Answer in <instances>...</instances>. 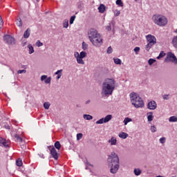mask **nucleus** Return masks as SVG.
<instances>
[{
    "instance_id": "nucleus-42",
    "label": "nucleus",
    "mask_w": 177,
    "mask_h": 177,
    "mask_svg": "<svg viewBox=\"0 0 177 177\" xmlns=\"http://www.w3.org/2000/svg\"><path fill=\"white\" fill-rule=\"evenodd\" d=\"M104 122V118H102L97 120L95 124H103Z\"/></svg>"
},
{
    "instance_id": "nucleus-11",
    "label": "nucleus",
    "mask_w": 177,
    "mask_h": 177,
    "mask_svg": "<svg viewBox=\"0 0 177 177\" xmlns=\"http://www.w3.org/2000/svg\"><path fill=\"white\" fill-rule=\"evenodd\" d=\"M74 57H75L77 63H78V64H85L84 59H82L84 58L80 56V53L78 52L74 53Z\"/></svg>"
},
{
    "instance_id": "nucleus-1",
    "label": "nucleus",
    "mask_w": 177,
    "mask_h": 177,
    "mask_svg": "<svg viewBox=\"0 0 177 177\" xmlns=\"http://www.w3.org/2000/svg\"><path fill=\"white\" fill-rule=\"evenodd\" d=\"M107 162L109 167L111 168V174H117L118 169H120V158H118V155L114 151H112L111 154L108 156Z\"/></svg>"
},
{
    "instance_id": "nucleus-27",
    "label": "nucleus",
    "mask_w": 177,
    "mask_h": 177,
    "mask_svg": "<svg viewBox=\"0 0 177 177\" xmlns=\"http://www.w3.org/2000/svg\"><path fill=\"white\" fill-rule=\"evenodd\" d=\"M17 26H18V27H21L23 26V21H21V19L19 18L17 19Z\"/></svg>"
},
{
    "instance_id": "nucleus-10",
    "label": "nucleus",
    "mask_w": 177,
    "mask_h": 177,
    "mask_svg": "<svg viewBox=\"0 0 177 177\" xmlns=\"http://www.w3.org/2000/svg\"><path fill=\"white\" fill-rule=\"evenodd\" d=\"M129 96H130V101H131V103L132 105L134 103L138 102V99H136V98H139V95H138V93H130Z\"/></svg>"
},
{
    "instance_id": "nucleus-2",
    "label": "nucleus",
    "mask_w": 177,
    "mask_h": 177,
    "mask_svg": "<svg viewBox=\"0 0 177 177\" xmlns=\"http://www.w3.org/2000/svg\"><path fill=\"white\" fill-rule=\"evenodd\" d=\"M114 89H115V81L114 79H106L102 84L101 95L103 97L110 96V95H113Z\"/></svg>"
},
{
    "instance_id": "nucleus-3",
    "label": "nucleus",
    "mask_w": 177,
    "mask_h": 177,
    "mask_svg": "<svg viewBox=\"0 0 177 177\" xmlns=\"http://www.w3.org/2000/svg\"><path fill=\"white\" fill-rule=\"evenodd\" d=\"M152 20L156 26L159 27H164L168 24V19L164 15H154L152 17Z\"/></svg>"
},
{
    "instance_id": "nucleus-61",
    "label": "nucleus",
    "mask_w": 177,
    "mask_h": 177,
    "mask_svg": "<svg viewBox=\"0 0 177 177\" xmlns=\"http://www.w3.org/2000/svg\"><path fill=\"white\" fill-rule=\"evenodd\" d=\"M91 165V167H93V165Z\"/></svg>"
},
{
    "instance_id": "nucleus-23",
    "label": "nucleus",
    "mask_w": 177,
    "mask_h": 177,
    "mask_svg": "<svg viewBox=\"0 0 177 177\" xmlns=\"http://www.w3.org/2000/svg\"><path fill=\"white\" fill-rule=\"evenodd\" d=\"M55 149H57V150H60V149H62V145H60V142L59 141H56L55 142V145H54Z\"/></svg>"
},
{
    "instance_id": "nucleus-45",
    "label": "nucleus",
    "mask_w": 177,
    "mask_h": 177,
    "mask_svg": "<svg viewBox=\"0 0 177 177\" xmlns=\"http://www.w3.org/2000/svg\"><path fill=\"white\" fill-rule=\"evenodd\" d=\"M16 164L17 167H21V165H23V162L21 161V160H18L16 161Z\"/></svg>"
},
{
    "instance_id": "nucleus-37",
    "label": "nucleus",
    "mask_w": 177,
    "mask_h": 177,
    "mask_svg": "<svg viewBox=\"0 0 177 177\" xmlns=\"http://www.w3.org/2000/svg\"><path fill=\"white\" fill-rule=\"evenodd\" d=\"M153 63H156V59L150 58L148 60V64H149V66H151Z\"/></svg>"
},
{
    "instance_id": "nucleus-28",
    "label": "nucleus",
    "mask_w": 177,
    "mask_h": 177,
    "mask_svg": "<svg viewBox=\"0 0 177 177\" xmlns=\"http://www.w3.org/2000/svg\"><path fill=\"white\" fill-rule=\"evenodd\" d=\"M63 27H64V28H68V19H65L63 21Z\"/></svg>"
},
{
    "instance_id": "nucleus-58",
    "label": "nucleus",
    "mask_w": 177,
    "mask_h": 177,
    "mask_svg": "<svg viewBox=\"0 0 177 177\" xmlns=\"http://www.w3.org/2000/svg\"><path fill=\"white\" fill-rule=\"evenodd\" d=\"M6 128H7V129H10V126H8Z\"/></svg>"
},
{
    "instance_id": "nucleus-18",
    "label": "nucleus",
    "mask_w": 177,
    "mask_h": 177,
    "mask_svg": "<svg viewBox=\"0 0 177 177\" xmlns=\"http://www.w3.org/2000/svg\"><path fill=\"white\" fill-rule=\"evenodd\" d=\"M147 120L150 122L153 121V119L154 118V116L153 115V112H149L147 113Z\"/></svg>"
},
{
    "instance_id": "nucleus-53",
    "label": "nucleus",
    "mask_w": 177,
    "mask_h": 177,
    "mask_svg": "<svg viewBox=\"0 0 177 177\" xmlns=\"http://www.w3.org/2000/svg\"><path fill=\"white\" fill-rule=\"evenodd\" d=\"M106 31H111V24H109V25L107 26H106Z\"/></svg>"
},
{
    "instance_id": "nucleus-7",
    "label": "nucleus",
    "mask_w": 177,
    "mask_h": 177,
    "mask_svg": "<svg viewBox=\"0 0 177 177\" xmlns=\"http://www.w3.org/2000/svg\"><path fill=\"white\" fill-rule=\"evenodd\" d=\"M4 42L8 45H15V39L10 35H6L3 37Z\"/></svg>"
},
{
    "instance_id": "nucleus-22",
    "label": "nucleus",
    "mask_w": 177,
    "mask_h": 177,
    "mask_svg": "<svg viewBox=\"0 0 177 177\" xmlns=\"http://www.w3.org/2000/svg\"><path fill=\"white\" fill-rule=\"evenodd\" d=\"M111 118H113V115H108L104 118V123L109 122V121L111 120Z\"/></svg>"
},
{
    "instance_id": "nucleus-55",
    "label": "nucleus",
    "mask_w": 177,
    "mask_h": 177,
    "mask_svg": "<svg viewBox=\"0 0 177 177\" xmlns=\"http://www.w3.org/2000/svg\"><path fill=\"white\" fill-rule=\"evenodd\" d=\"M48 78V76L47 75H41V81H45V80H46Z\"/></svg>"
},
{
    "instance_id": "nucleus-14",
    "label": "nucleus",
    "mask_w": 177,
    "mask_h": 177,
    "mask_svg": "<svg viewBox=\"0 0 177 177\" xmlns=\"http://www.w3.org/2000/svg\"><path fill=\"white\" fill-rule=\"evenodd\" d=\"M108 143H110L111 146H115V145H117V138L111 137V139L108 140Z\"/></svg>"
},
{
    "instance_id": "nucleus-6",
    "label": "nucleus",
    "mask_w": 177,
    "mask_h": 177,
    "mask_svg": "<svg viewBox=\"0 0 177 177\" xmlns=\"http://www.w3.org/2000/svg\"><path fill=\"white\" fill-rule=\"evenodd\" d=\"M137 99V102H135L134 104H133V106H134V107H136V109H142L143 107H145V102L143 101V100L142 99V97H140V96L138 97V98Z\"/></svg>"
},
{
    "instance_id": "nucleus-16",
    "label": "nucleus",
    "mask_w": 177,
    "mask_h": 177,
    "mask_svg": "<svg viewBox=\"0 0 177 177\" xmlns=\"http://www.w3.org/2000/svg\"><path fill=\"white\" fill-rule=\"evenodd\" d=\"M0 145H2L3 147H9L6 140L3 139L2 137H0Z\"/></svg>"
},
{
    "instance_id": "nucleus-24",
    "label": "nucleus",
    "mask_w": 177,
    "mask_h": 177,
    "mask_svg": "<svg viewBox=\"0 0 177 177\" xmlns=\"http://www.w3.org/2000/svg\"><path fill=\"white\" fill-rule=\"evenodd\" d=\"M28 48L29 49V55H32V53H34V47H32V45L28 44Z\"/></svg>"
},
{
    "instance_id": "nucleus-44",
    "label": "nucleus",
    "mask_w": 177,
    "mask_h": 177,
    "mask_svg": "<svg viewBox=\"0 0 177 177\" xmlns=\"http://www.w3.org/2000/svg\"><path fill=\"white\" fill-rule=\"evenodd\" d=\"M50 81H52V77H49L46 79L44 82L45 84H50Z\"/></svg>"
},
{
    "instance_id": "nucleus-25",
    "label": "nucleus",
    "mask_w": 177,
    "mask_h": 177,
    "mask_svg": "<svg viewBox=\"0 0 177 177\" xmlns=\"http://www.w3.org/2000/svg\"><path fill=\"white\" fill-rule=\"evenodd\" d=\"M169 122H177V117L174 115L169 118Z\"/></svg>"
},
{
    "instance_id": "nucleus-13",
    "label": "nucleus",
    "mask_w": 177,
    "mask_h": 177,
    "mask_svg": "<svg viewBox=\"0 0 177 177\" xmlns=\"http://www.w3.org/2000/svg\"><path fill=\"white\" fill-rule=\"evenodd\" d=\"M50 151L53 158H54V160H58L59 153H57V151H56V149L53 147Z\"/></svg>"
},
{
    "instance_id": "nucleus-40",
    "label": "nucleus",
    "mask_w": 177,
    "mask_h": 177,
    "mask_svg": "<svg viewBox=\"0 0 177 177\" xmlns=\"http://www.w3.org/2000/svg\"><path fill=\"white\" fill-rule=\"evenodd\" d=\"M106 53H108V55L113 53V48H111V46L108 47Z\"/></svg>"
},
{
    "instance_id": "nucleus-34",
    "label": "nucleus",
    "mask_w": 177,
    "mask_h": 177,
    "mask_svg": "<svg viewBox=\"0 0 177 177\" xmlns=\"http://www.w3.org/2000/svg\"><path fill=\"white\" fill-rule=\"evenodd\" d=\"M79 56L82 58H84V57H86V52L85 51H82L80 54H79Z\"/></svg>"
},
{
    "instance_id": "nucleus-50",
    "label": "nucleus",
    "mask_w": 177,
    "mask_h": 177,
    "mask_svg": "<svg viewBox=\"0 0 177 177\" xmlns=\"http://www.w3.org/2000/svg\"><path fill=\"white\" fill-rule=\"evenodd\" d=\"M159 142L160 143H162V145H164V143H165V137L160 138L159 140Z\"/></svg>"
},
{
    "instance_id": "nucleus-12",
    "label": "nucleus",
    "mask_w": 177,
    "mask_h": 177,
    "mask_svg": "<svg viewBox=\"0 0 177 177\" xmlns=\"http://www.w3.org/2000/svg\"><path fill=\"white\" fill-rule=\"evenodd\" d=\"M147 109L149 110H156L157 109V103L156 101L152 100L147 104Z\"/></svg>"
},
{
    "instance_id": "nucleus-21",
    "label": "nucleus",
    "mask_w": 177,
    "mask_h": 177,
    "mask_svg": "<svg viewBox=\"0 0 177 177\" xmlns=\"http://www.w3.org/2000/svg\"><path fill=\"white\" fill-rule=\"evenodd\" d=\"M83 118L84 120H93V117L91 115H87V114H84L83 115Z\"/></svg>"
},
{
    "instance_id": "nucleus-31",
    "label": "nucleus",
    "mask_w": 177,
    "mask_h": 177,
    "mask_svg": "<svg viewBox=\"0 0 177 177\" xmlns=\"http://www.w3.org/2000/svg\"><path fill=\"white\" fill-rule=\"evenodd\" d=\"M153 46L152 44H149V43H148L146 46H145V50L149 52L150 50V49H151V47Z\"/></svg>"
},
{
    "instance_id": "nucleus-17",
    "label": "nucleus",
    "mask_w": 177,
    "mask_h": 177,
    "mask_svg": "<svg viewBox=\"0 0 177 177\" xmlns=\"http://www.w3.org/2000/svg\"><path fill=\"white\" fill-rule=\"evenodd\" d=\"M98 10L100 13H104L106 12V6L104 4H100L98 7Z\"/></svg>"
},
{
    "instance_id": "nucleus-57",
    "label": "nucleus",
    "mask_w": 177,
    "mask_h": 177,
    "mask_svg": "<svg viewBox=\"0 0 177 177\" xmlns=\"http://www.w3.org/2000/svg\"><path fill=\"white\" fill-rule=\"evenodd\" d=\"M62 78V75H57V79L60 80Z\"/></svg>"
},
{
    "instance_id": "nucleus-29",
    "label": "nucleus",
    "mask_w": 177,
    "mask_h": 177,
    "mask_svg": "<svg viewBox=\"0 0 177 177\" xmlns=\"http://www.w3.org/2000/svg\"><path fill=\"white\" fill-rule=\"evenodd\" d=\"M113 62L115 64H121L122 63V61H121L119 58H113Z\"/></svg>"
},
{
    "instance_id": "nucleus-32",
    "label": "nucleus",
    "mask_w": 177,
    "mask_h": 177,
    "mask_svg": "<svg viewBox=\"0 0 177 177\" xmlns=\"http://www.w3.org/2000/svg\"><path fill=\"white\" fill-rule=\"evenodd\" d=\"M44 107L46 110H49V107H50V104L49 102H44Z\"/></svg>"
},
{
    "instance_id": "nucleus-26",
    "label": "nucleus",
    "mask_w": 177,
    "mask_h": 177,
    "mask_svg": "<svg viewBox=\"0 0 177 177\" xmlns=\"http://www.w3.org/2000/svg\"><path fill=\"white\" fill-rule=\"evenodd\" d=\"M15 138L16 142H23V138L19 134H15Z\"/></svg>"
},
{
    "instance_id": "nucleus-62",
    "label": "nucleus",
    "mask_w": 177,
    "mask_h": 177,
    "mask_svg": "<svg viewBox=\"0 0 177 177\" xmlns=\"http://www.w3.org/2000/svg\"><path fill=\"white\" fill-rule=\"evenodd\" d=\"M134 1H137L138 0H134Z\"/></svg>"
},
{
    "instance_id": "nucleus-19",
    "label": "nucleus",
    "mask_w": 177,
    "mask_h": 177,
    "mask_svg": "<svg viewBox=\"0 0 177 177\" xmlns=\"http://www.w3.org/2000/svg\"><path fill=\"white\" fill-rule=\"evenodd\" d=\"M171 42H172V45H173L174 48L177 49V36H174L173 37Z\"/></svg>"
},
{
    "instance_id": "nucleus-56",
    "label": "nucleus",
    "mask_w": 177,
    "mask_h": 177,
    "mask_svg": "<svg viewBox=\"0 0 177 177\" xmlns=\"http://www.w3.org/2000/svg\"><path fill=\"white\" fill-rule=\"evenodd\" d=\"M89 103H91V100L86 101L85 104H89Z\"/></svg>"
},
{
    "instance_id": "nucleus-38",
    "label": "nucleus",
    "mask_w": 177,
    "mask_h": 177,
    "mask_svg": "<svg viewBox=\"0 0 177 177\" xmlns=\"http://www.w3.org/2000/svg\"><path fill=\"white\" fill-rule=\"evenodd\" d=\"M82 49L83 50H86V49H88V45L86 43H85V41L82 42Z\"/></svg>"
},
{
    "instance_id": "nucleus-43",
    "label": "nucleus",
    "mask_w": 177,
    "mask_h": 177,
    "mask_svg": "<svg viewBox=\"0 0 177 177\" xmlns=\"http://www.w3.org/2000/svg\"><path fill=\"white\" fill-rule=\"evenodd\" d=\"M82 133H79L77 134V140H81L82 139Z\"/></svg>"
},
{
    "instance_id": "nucleus-60",
    "label": "nucleus",
    "mask_w": 177,
    "mask_h": 177,
    "mask_svg": "<svg viewBox=\"0 0 177 177\" xmlns=\"http://www.w3.org/2000/svg\"><path fill=\"white\" fill-rule=\"evenodd\" d=\"M174 32H177V29L174 31Z\"/></svg>"
},
{
    "instance_id": "nucleus-39",
    "label": "nucleus",
    "mask_w": 177,
    "mask_h": 177,
    "mask_svg": "<svg viewBox=\"0 0 177 177\" xmlns=\"http://www.w3.org/2000/svg\"><path fill=\"white\" fill-rule=\"evenodd\" d=\"M75 17H76L75 15L71 17V19L69 21L70 24H73L74 20H75Z\"/></svg>"
},
{
    "instance_id": "nucleus-15",
    "label": "nucleus",
    "mask_w": 177,
    "mask_h": 177,
    "mask_svg": "<svg viewBox=\"0 0 177 177\" xmlns=\"http://www.w3.org/2000/svg\"><path fill=\"white\" fill-rule=\"evenodd\" d=\"M30 35H31V29H30V28H28L24 33V38L27 39V38L30 37Z\"/></svg>"
},
{
    "instance_id": "nucleus-54",
    "label": "nucleus",
    "mask_w": 177,
    "mask_h": 177,
    "mask_svg": "<svg viewBox=\"0 0 177 177\" xmlns=\"http://www.w3.org/2000/svg\"><path fill=\"white\" fill-rule=\"evenodd\" d=\"M3 26V20L2 19V17L0 16V28H2Z\"/></svg>"
},
{
    "instance_id": "nucleus-41",
    "label": "nucleus",
    "mask_w": 177,
    "mask_h": 177,
    "mask_svg": "<svg viewBox=\"0 0 177 177\" xmlns=\"http://www.w3.org/2000/svg\"><path fill=\"white\" fill-rule=\"evenodd\" d=\"M164 56H165V53H164V52L162 51V52L159 54V55L157 57L156 59H161L162 57H164Z\"/></svg>"
},
{
    "instance_id": "nucleus-51",
    "label": "nucleus",
    "mask_w": 177,
    "mask_h": 177,
    "mask_svg": "<svg viewBox=\"0 0 177 177\" xmlns=\"http://www.w3.org/2000/svg\"><path fill=\"white\" fill-rule=\"evenodd\" d=\"M162 97L164 100H169V95H167V94L163 95Z\"/></svg>"
},
{
    "instance_id": "nucleus-59",
    "label": "nucleus",
    "mask_w": 177,
    "mask_h": 177,
    "mask_svg": "<svg viewBox=\"0 0 177 177\" xmlns=\"http://www.w3.org/2000/svg\"><path fill=\"white\" fill-rule=\"evenodd\" d=\"M156 177H164V176H157Z\"/></svg>"
},
{
    "instance_id": "nucleus-8",
    "label": "nucleus",
    "mask_w": 177,
    "mask_h": 177,
    "mask_svg": "<svg viewBox=\"0 0 177 177\" xmlns=\"http://www.w3.org/2000/svg\"><path fill=\"white\" fill-rule=\"evenodd\" d=\"M167 60H169V62H172V63H175V64H177L176 56H175V54H174L172 53H167V57L165 59V62H167Z\"/></svg>"
},
{
    "instance_id": "nucleus-30",
    "label": "nucleus",
    "mask_w": 177,
    "mask_h": 177,
    "mask_svg": "<svg viewBox=\"0 0 177 177\" xmlns=\"http://www.w3.org/2000/svg\"><path fill=\"white\" fill-rule=\"evenodd\" d=\"M134 174L136 176H139V175H140V174H142V171H140V169H135Z\"/></svg>"
},
{
    "instance_id": "nucleus-9",
    "label": "nucleus",
    "mask_w": 177,
    "mask_h": 177,
    "mask_svg": "<svg viewBox=\"0 0 177 177\" xmlns=\"http://www.w3.org/2000/svg\"><path fill=\"white\" fill-rule=\"evenodd\" d=\"M146 38L149 45H156V44H157V39H156V37L151 35H148Z\"/></svg>"
},
{
    "instance_id": "nucleus-35",
    "label": "nucleus",
    "mask_w": 177,
    "mask_h": 177,
    "mask_svg": "<svg viewBox=\"0 0 177 177\" xmlns=\"http://www.w3.org/2000/svg\"><path fill=\"white\" fill-rule=\"evenodd\" d=\"M116 5H118V6H124V3H122V0H116Z\"/></svg>"
},
{
    "instance_id": "nucleus-4",
    "label": "nucleus",
    "mask_w": 177,
    "mask_h": 177,
    "mask_svg": "<svg viewBox=\"0 0 177 177\" xmlns=\"http://www.w3.org/2000/svg\"><path fill=\"white\" fill-rule=\"evenodd\" d=\"M90 41L93 45H94V46H102L103 44V38L102 37V35H99L90 40Z\"/></svg>"
},
{
    "instance_id": "nucleus-47",
    "label": "nucleus",
    "mask_w": 177,
    "mask_h": 177,
    "mask_svg": "<svg viewBox=\"0 0 177 177\" xmlns=\"http://www.w3.org/2000/svg\"><path fill=\"white\" fill-rule=\"evenodd\" d=\"M151 132L152 133L157 132V128L156 127V126L151 127Z\"/></svg>"
},
{
    "instance_id": "nucleus-48",
    "label": "nucleus",
    "mask_w": 177,
    "mask_h": 177,
    "mask_svg": "<svg viewBox=\"0 0 177 177\" xmlns=\"http://www.w3.org/2000/svg\"><path fill=\"white\" fill-rule=\"evenodd\" d=\"M140 51V47H136L134 48V52H135L136 55H138Z\"/></svg>"
},
{
    "instance_id": "nucleus-36",
    "label": "nucleus",
    "mask_w": 177,
    "mask_h": 177,
    "mask_svg": "<svg viewBox=\"0 0 177 177\" xmlns=\"http://www.w3.org/2000/svg\"><path fill=\"white\" fill-rule=\"evenodd\" d=\"M36 46H38V48L44 46V43L41 42L40 40H37L36 42Z\"/></svg>"
},
{
    "instance_id": "nucleus-46",
    "label": "nucleus",
    "mask_w": 177,
    "mask_h": 177,
    "mask_svg": "<svg viewBox=\"0 0 177 177\" xmlns=\"http://www.w3.org/2000/svg\"><path fill=\"white\" fill-rule=\"evenodd\" d=\"M62 73H63V69H60V70L57 71L55 73V75H62Z\"/></svg>"
},
{
    "instance_id": "nucleus-5",
    "label": "nucleus",
    "mask_w": 177,
    "mask_h": 177,
    "mask_svg": "<svg viewBox=\"0 0 177 177\" xmlns=\"http://www.w3.org/2000/svg\"><path fill=\"white\" fill-rule=\"evenodd\" d=\"M100 34L97 32V30L95 28H91L88 31V37L90 41H92L93 38H95Z\"/></svg>"
},
{
    "instance_id": "nucleus-20",
    "label": "nucleus",
    "mask_w": 177,
    "mask_h": 177,
    "mask_svg": "<svg viewBox=\"0 0 177 177\" xmlns=\"http://www.w3.org/2000/svg\"><path fill=\"white\" fill-rule=\"evenodd\" d=\"M118 136L119 138H120V139H127V138H128V133L125 132H122L119 133Z\"/></svg>"
},
{
    "instance_id": "nucleus-33",
    "label": "nucleus",
    "mask_w": 177,
    "mask_h": 177,
    "mask_svg": "<svg viewBox=\"0 0 177 177\" xmlns=\"http://www.w3.org/2000/svg\"><path fill=\"white\" fill-rule=\"evenodd\" d=\"M131 121H132V119H131L129 118H125L123 122H124V125H127L128 124V122H131Z\"/></svg>"
},
{
    "instance_id": "nucleus-49",
    "label": "nucleus",
    "mask_w": 177,
    "mask_h": 177,
    "mask_svg": "<svg viewBox=\"0 0 177 177\" xmlns=\"http://www.w3.org/2000/svg\"><path fill=\"white\" fill-rule=\"evenodd\" d=\"M26 73H27V71H26V70H24V69H23V70H19L18 71H17V74H26Z\"/></svg>"
},
{
    "instance_id": "nucleus-52",
    "label": "nucleus",
    "mask_w": 177,
    "mask_h": 177,
    "mask_svg": "<svg viewBox=\"0 0 177 177\" xmlns=\"http://www.w3.org/2000/svg\"><path fill=\"white\" fill-rule=\"evenodd\" d=\"M114 15H115V16H116V17H118L120 15H121V11L116 10L114 12Z\"/></svg>"
}]
</instances>
